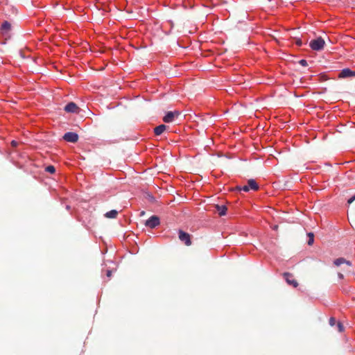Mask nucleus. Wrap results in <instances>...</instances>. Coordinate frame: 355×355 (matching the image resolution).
<instances>
[{
    "mask_svg": "<svg viewBox=\"0 0 355 355\" xmlns=\"http://www.w3.org/2000/svg\"><path fill=\"white\" fill-rule=\"evenodd\" d=\"M216 209L220 216H225L227 213V207L224 205H217Z\"/></svg>",
    "mask_w": 355,
    "mask_h": 355,
    "instance_id": "ddd939ff",
    "label": "nucleus"
},
{
    "mask_svg": "<svg viewBox=\"0 0 355 355\" xmlns=\"http://www.w3.org/2000/svg\"><path fill=\"white\" fill-rule=\"evenodd\" d=\"M344 263H346V264H347L349 266L352 265L351 262L349 261H347V260H346V261Z\"/></svg>",
    "mask_w": 355,
    "mask_h": 355,
    "instance_id": "b1692460",
    "label": "nucleus"
},
{
    "mask_svg": "<svg viewBox=\"0 0 355 355\" xmlns=\"http://www.w3.org/2000/svg\"><path fill=\"white\" fill-rule=\"evenodd\" d=\"M236 189L239 191H243L245 192H248L250 190L248 184L243 187H236Z\"/></svg>",
    "mask_w": 355,
    "mask_h": 355,
    "instance_id": "f3484780",
    "label": "nucleus"
},
{
    "mask_svg": "<svg viewBox=\"0 0 355 355\" xmlns=\"http://www.w3.org/2000/svg\"><path fill=\"white\" fill-rule=\"evenodd\" d=\"M248 185L251 190L257 191L259 189V185L254 179H250L248 181Z\"/></svg>",
    "mask_w": 355,
    "mask_h": 355,
    "instance_id": "9d476101",
    "label": "nucleus"
},
{
    "mask_svg": "<svg viewBox=\"0 0 355 355\" xmlns=\"http://www.w3.org/2000/svg\"><path fill=\"white\" fill-rule=\"evenodd\" d=\"M295 44L298 46H302L303 45V42L302 41L301 39L300 38H297L295 40Z\"/></svg>",
    "mask_w": 355,
    "mask_h": 355,
    "instance_id": "6ab92c4d",
    "label": "nucleus"
},
{
    "mask_svg": "<svg viewBox=\"0 0 355 355\" xmlns=\"http://www.w3.org/2000/svg\"><path fill=\"white\" fill-rule=\"evenodd\" d=\"M335 324H336V320H335V318H331L329 319V324H330L331 326H334Z\"/></svg>",
    "mask_w": 355,
    "mask_h": 355,
    "instance_id": "412c9836",
    "label": "nucleus"
},
{
    "mask_svg": "<svg viewBox=\"0 0 355 355\" xmlns=\"http://www.w3.org/2000/svg\"><path fill=\"white\" fill-rule=\"evenodd\" d=\"M309 240L307 243L309 245H311L314 242V234L312 232L308 233Z\"/></svg>",
    "mask_w": 355,
    "mask_h": 355,
    "instance_id": "2eb2a0df",
    "label": "nucleus"
},
{
    "mask_svg": "<svg viewBox=\"0 0 355 355\" xmlns=\"http://www.w3.org/2000/svg\"><path fill=\"white\" fill-rule=\"evenodd\" d=\"M45 171L49 173H54L55 172V168L52 165H49L46 167Z\"/></svg>",
    "mask_w": 355,
    "mask_h": 355,
    "instance_id": "dca6fc26",
    "label": "nucleus"
},
{
    "mask_svg": "<svg viewBox=\"0 0 355 355\" xmlns=\"http://www.w3.org/2000/svg\"><path fill=\"white\" fill-rule=\"evenodd\" d=\"M64 110L67 113L78 114L80 108L75 103L69 102L64 106Z\"/></svg>",
    "mask_w": 355,
    "mask_h": 355,
    "instance_id": "20e7f679",
    "label": "nucleus"
},
{
    "mask_svg": "<svg viewBox=\"0 0 355 355\" xmlns=\"http://www.w3.org/2000/svg\"><path fill=\"white\" fill-rule=\"evenodd\" d=\"M63 139L66 141L76 143L78 140V135L73 132H67L64 135Z\"/></svg>",
    "mask_w": 355,
    "mask_h": 355,
    "instance_id": "0eeeda50",
    "label": "nucleus"
},
{
    "mask_svg": "<svg viewBox=\"0 0 355 355\" xmlns=\"http://www.w3.org/2000/svg\"><path fill=\"white\" fill-rule=\"evenodd\" d=\"M338 329L340 332H342L344 330V327L340 322L338 323Z\"/></svg>",
    "mask_w": 355,
    "mask_h": 355,
    "instance_id": "aec40b11",
    "label": "nucleus"
},
{
    "mask_svg": "<svg viewBox=\"0 0 355 355\" xmlns=\"http://www.w3.org/2000/svg\"><path fill=\"white\" fill-rule=\"evenodd\" d=\"M11 30V24L8 21H4L1 25L0 33L1 35H6L9 33Z\"/></svg>",
    "mask_w": 355,
    "mask_h": 355,
    "instance_id": "6e6552de",
    "label": "nucleus"
},
{
    "mask_svg": "<svg viewBox=\"0 0 355 355\" xmlns=\"http://www.w3.org/2000/svg\"><path fill=\"white\" fill-rule=\"evenodd\" d=\"M299 64L302 67H306L308 65L307 61L304 59L300 60Z\"/></svg>",
    "mask_w": 355,
    "mask_h": 355,
    "instance_id": "a211bd4d",
    "label": "nucleus"
},
{
    "mask_svg": "<svg viewBox=\"0 0 355 355\" xmlns=\"http://www.w3.org/2000/svg\"><path fill=\"white\" fill-rule=\"evenodd\" d=\"M118 211L116 210L112 209L109 211L105 214V216L108 218H115L117 216Z\"/></svg>",
    "mask_w": 355,
    "mask_h": 355,
    "instance_id": "f8f14e48",
    "label": "nucleus"
},
{
    "mask_svg": "<svg viewBox=\"0 0 355 355\" xmlns=\"http://www.w3.org/2000/svg\"><path fill=\"white\" fill-rule=\"evenodd\" d=\"M284 277L288 284L293 286V287H297L298 286L297 281L293 278V275L289 272H284Z\"/></svg>",
    "mask_w": 355,
    "mask_h": 355,
    "instance_id": "1a4fd4ad",
    "label": "nucleus"
},
{
    "mask_svg": "<svg viewBox=\"0 0 355 355\" xmlns=\"http://www.w3.org/2000/svg\"><path fill=\"white\" fill-rule=\"evenodd\" d=\"M338 277H339V278L342 279V278H343V275L341 273H339Z\"/></svg>",
    "mask_w": 355,
    "mask_h": 355,
    "instance_id": "a878e982",
    "label": "nucleus"
},
{
    "mask_svg": "<svg viewBox=\"0 0 355 355\" xmlns=\"http://www.w3.org/2000/svg\"><path fill=\"white\" fill-rule=\"evenodd\" d=\"M345 261H346L345 259L340 257V258L335 259L334 261V263L336 266H339L341 264L344 263Z\"/></svg>",
    "mask_w": 355,
    "mask_h": 355,
    "instance_id": "4468645a",
    "label": "nucleus"
},
{
    "mask_svg": "<svg viewBox=\"0 0 355 355\" xmlns=\"http://www.w3.org/2000/svg\"><path fill=\"white\" fill-rule=\"evenodd\" d=\"M354 200H355V195H354V196H353L352 197H351V198L347 200V203H348V204H351V203H352Z\"/></svg>",
    "mask_w": 355,
    "mask_h": 355,
    "instance_id": "4be33fe9",
    "label": "nucleus"
},
{
    "mask_svg": "<svg viewBox=\"0 0 355 355\" xmlns=\"http://www.w3.org/2000/svg\"><path fill=\"white\" fill-rule=\"evenodd\" d=\"M178 236L180 240L184 243L186 245H190L191 244V238L189 234L181 230L178 232Z\"/></svg>",
    "mask_w": 355,
    "mask_h": 355,
    "instance_id": "423d86ee",
    "label": "nucleus"
},
{
    "mask_svg": "<svg viewBox=\"0 0 355 355\" xmlns=\"http://www.w3.org/2000/svg\"><path fill=\"white\" fill-rule=\"evenodd\" d=\"M168 23L171 24V26H173V22L172 21H168Z\"/></svg>",
    "mask_w": 355,
    "mask_h": 355,
    "instance_id": "bb28decb",
    "label": "nucleus"
},
{
    "mask_svg": "<svg viewBox=\"0 0 355 355\" xmlns=\"http://www.w3.org/2000/svg\"><path fill=\"white\" fill-rule=\"evenodd\" d=\"M12 146H15L17 145V142L15 141H12Z\"/></svg>",
    "mask_w": 355,
    "mask_h": 355,
    "instance_id": "393cba45",
    "label": "nucleus"
},
{
    "mask_svg": "<svg viewBox=\"0 0 355 355\" xmlns=\"http://www.w3.org/2000/svg\"><path fill=\"white\" fill-rule=\"evenodd\" d=\"M159 218L156 215H153L146 220L145 225L150 229H153L157 227L159 225Z\"/></svg>",
    "mask_w": 355,
    "mask_h": 355,
    "instance_id": "f03ea898",
    "label": "nucleus"
},
{
    "mask_svg": "<svg viewBox=\"0 0 355 355\" xmlns=\"http://www.w3.org/2000/svg\"><path fill=\"white\" fill-rule=\"evenodd\" d=\"M354 77H355V71L352 70L349 68H345L342 69L338 75V78L340 79L351 78Z\"/></svg>",
    "mask_w": 355,
    "mask_h": 355,
    "instance_id": "7ed1b4c3",
    "label": "nucleus"
},
{
    "mask_svg": "<svg viewBox=\"0 0 355 355\" xmlns=\"http://www.w3.org/2000/svg\"><path fill=\"white\" fill-rule=\"evenodd\" d=\"M112 270H107L106 271V275L108 277H110L112 275Z\"/></svg>",
    "mask_w": 355,
    "mask_h": 355,
    "instance_id": "5701e85b",
    "label": "nucleus"
},
{
    "mask_svg": "<svg viewBox=\"0 0 355 355\" xmlns=\"http://www.w3.org/2000/svg\"><path fill=\"white\" fill-rule=\"evenodd\" d=\"M166 128V125H165L164 124H161V125L157 126L154 129V132H155V135H157V136L161 135L164 132Z\"/></svg>",
    "mask_w": 355,
    "mask_h": 355,
    "instance_id": "9b49d317",
    "label": "nucleus"
},
{
    "mask_svg": "<svg viewBox=\"0 0 355 355\" xmlns=\"http://www.w3.org/2000/svg\"><path fill=\"white\" fill-rule=\"evenodd\" d=\"M324 44L325 42L321 37H318L316 39L312 40L309 42V46L311 48V49L316 51L322 50Z\"/></svg>",
    "mask_w": 355,
    "mask_h": 355,
    "instance_id": "f257e3e1",
    "label": "nucleus"
},
{
    "mask_svg": "<svg viewBox=\"0 0 355 355\" xmlns=\"http://www.w3.org/2000/svg\"><path fill=\"white\" fill-rule=\"evenodd\" d=\"M180 114V113L179 111L167 112L163 117V121L165 123H171L174 121L175 118H177Z\"/></svg>",
    "mask_w": 355,
    "mask_h": 355,
    "instance_id": "39448f33",
    "label": "nucleus"
},
{
    "mask_svg": "<svg viewBox=\"0 0 355 355\" xmlns=\"http://www.w3.org/2000/svg\"><path fill=\"white\" fill-rule=\"evenodd\" d=\"M66 209H67V210H69V209H70V206H69V205H67Z\"/></svg>",
    "mask_w": 355,
    "mask_h": 355,
    "instance_id": "cd10ccee",
    "label": "nucleus"
}]
</instances>
